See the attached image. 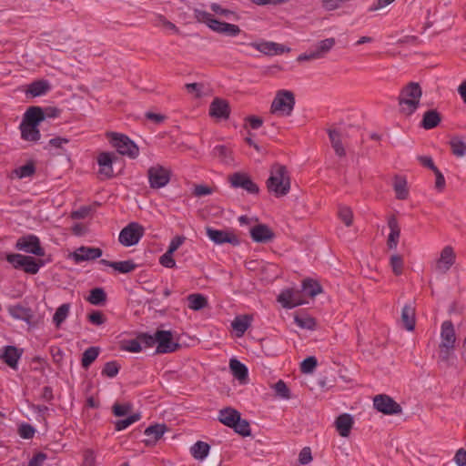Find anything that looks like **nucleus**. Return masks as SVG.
<instances>
[{"label":"nucleus","mask_w":466,"mask_h":466,"mask_svg":"<svg viewBox=\"0 0 466 466\" xmlns=\"http://www.w3.org/2000/svg\"><path fill=\"white\" fill-rule=\"evenodd\" d=\"M213 152L214 156L218 157L223 163L230 164L233 162L232 152L225 146H217Z\"/></svg>","instance_id":"09e8293b"},{"label":"nucleus","mask_w":466,"mask_h":466,"mask_svg":"<svg viewBox=\"0 0 466 466\" xmlns=\"http://www.w3.org/2000/svg\"><path fill=\"white\" fill-rule=\"evenodd\" d=\"M119 370V366L116 362L111 361L105 364V367L102 370V374L106 377L113 378L116 376Z\"/></svg>","instance_id":"e2e57ef3"},{"label":"nucleus","mask_w":466,"mask_h":466,"mask_svg":"<svg viewBox=\"0 0 466 466\" xmlns=\"http://www.w3.org/2000/svg\"><path fill=\"white\" fill-rule=\"evenodd\" d=\"M102 256V250L99 248H91L82 246L74 252L69 253L68 258L76 263L93 260Z\"/></svg>","instance_id":"aec40b11"},{"label":"nucleus","mask_w":466,"mask_h":466,"mask_svg":"<svg viewBox=\"0 0 466 466\" xmlns=\"http://www.w3.org/2000/svg\"><path fill=\"white\" fill-rule=\"evenodd\" d=\"M249 46L259 53L268 56H280L291 51L289 47L273 41L261 40L253 42Z\"/></svg>","instance_id":"4468645a"},{"label":"nucleus","mask_w":466,"mask_h":466,"mask_svg":"<svg viewBox=\"0 0 466 466\" xmlns=\"http://www.w3.org/2000/svg\"><path fill=\"white\" fill-rule=\"evenodd\" d=\"M21 357V352L13 346L5 348L4 352L0 358L12 369L16 370L18 360Z\"/></svg>","instance_id":"bb28decb"},{"label":"nucleus","mask_w":466,"mask_h":466,"mask_svg":"<svg viewBox=\"0 0 466 466\" xmlns=\"http://www.w3.org/2000/svg\"><path fill=\"white\" fill-rule=\"evenodd\" d=\"M159 263L161 266L167 268H174L177 266L176 260L173 258V254L165 252L159 258Z\"/></svg>","instance_id":"680f3d73"},{"label":"nucleus","mask_w":466,"mask_h":466,"mask_svg":"<svg viewBox=\"0 0 466 466\" xmlns=\"http://www.w3.org/2000/svg\"><path fill=\"white\" fill-rule=\"evenodd\" d=\"M454 461L458 466H466V451L460 449L456 451Z\"/></svg>","instance_id":"774afa93"},{"label":"nucleus","mask_w":466,"mask_h":466,"mask_svg":"<svg viewBox=\"0 0 466 466\" xmlns=\"http://www.w3.org/2000/svg\"><path fill=\"white\" fill-rule=\"evenodd\" d=\"M141 419V414L139 412L134 413L124 420H119L115 422V428L116 431H122L126 428L129 427L131 424L138 421Z\"/></svg>","instance_id":"6e6d98bb"},{"label":"nucleus","mask_w":466,"mask_h":466,"mask_svg":"<svg viewBox=\"0 0 466 466\" xmlns=\"http://www.w3.org/2000/svg\"><path fill=\"white\" fill-rule=\"evenodd\" d=\"M387 224L390 228V234L387 239V247L391 250L396 249L400 237V227L396 216H389L387 218Z\"/></svg>","instance_id":"4be33fe9"},{"label":"nucleus","mask_w":466,"mask_h":466,"mask_svg":"<svg viewBox=\"0 0 466 466\" xmlns=\"http://www.w3.org/2000/svg\"><path fill=\"white\" fill-rule=\"evenodd\" d=\"M266 188L269 195L280 198L291 190V176L289 168L280 163L273 164L268 170Z\"/></svg>","instance_id":"f03ea898"},{"label":"nucleus","mask_w":466,"mask_h":466,"mask_svg":"<svg viewBox=\"0 0 466 466\" xmlns=\"http://www.w3.org/2000/svg\"><path fill=\"white\" fill-rule=\"evenodd\" d=\"M294 320L296 324L301 329H306L309 330H314L317 328V320L309 315L299 316L296 315L294 317Z\"/></svg>","instance_id":"c03bdc74"},{"label":"nucleus","mask_w":466,"mask_h":466,"mask_svg":"<svg viewBox=\"0 0 466 466\" xmlns=\"http://www.w3.org/2000/svg\"><path fill=\"white\" fill-rule=\"evenodd\" d=\"M133 406L131 403H115L112 411L115 416L122 417L131 412Z\"/></svg>","instance_id":"13d9d810"},{"label":"nucleus","mask_w":466,"mask_h":466,"mask_svg":"<svg viewBox=\"0 0 466 466\" xmlns=\"http://www.w3.org/2000/svg\"><path fill=\"white\" fill-rule=\"evenodd\" d=\"M30 110H33V114L42 115V122L46 118H56L59 116L61 111L57 107L55 106H47L46 108H42L40 106H29Z\"/></svg>","instance_id":"e433bc0d"},{"label":"nucleus","mask_w":466,"mask_h":466,"mask_svg":"<svg viewBox=\"0 0 466 466\" xmlns=\"http://www.w3.org/2000/svg\"><path fill=\"white\" fill-rule=\"evenodd\" d=\"M167 428L164 424H156L153 426H149L145 430L146 440L144 441L147 446H154L157 441H159L164 433L166 432Z\"/></svg>","instance_id":"393cba45"},{"label":"nucleus","mask_w":466,"mask_h":466,"mask_svg":"<svg viewBox=\"0 0 466 466\" xmlns=\"http://www.w3.org/2000/svg\"><path fill=\"white\" fill-rule=\"evenodd\" d=\"M209 445L204 441L196 442L191 448V454L196 460H204L209 452Z\"/></svg>","instance_id":"79ce46f5"},{"label":"nucleus","mask_w":466,"mask_h":466,"mask_svg":"<svg viewBox=\"0 0 466 466\" xmlns=\"http://www.w3.org/2000/svg\"><path fill=\"white\" fill-rule=\"evenodd\" d=\"M457 344L455 327L451 320H445L441 325L440 342L438 345L439 359L444 363H449L453 356Z\"/></svg>","instance_id":"20e7f679"},{"label":"nucleus","mask_w":466,"mask_h":466,"mask_svg":"<svg viewBox=\"0 0 466 466\" xmlns=\"http://www.w3.org/2000/svg\"><path fill=\"white\" fill-rule=\"evenodd\" d=\"M101 263L111 267L120 273H129L137 268V265L132 260L111 262L106 259H102Z\"/></svg>","instance_id":"72a5a7b5"},{"label":"nucleus","mask_w":466,"mask_h":466,"mask_svg":"<svg viewBox=\"0 0 466 466\" xmlns=\"http://www.w3.org/2000/svg\"><path fill=\"white\" fill-rule=\"evenodd\" d=\"M208 115L216 120H228L230 116L229 103L226 99L215 97L209 105Z\"/></svg>","instance_id":"f3484780"},{"label":"nucleus","mask_w":466,"mask_h":466,"mask_svg":"<svg viewBox=\"0 0 466 466\" xmlns=\"http://www.w3.org/2000/svg\"><path fill=\"white\" fill-rule=\"evenodd\" d=\"M271 388L274 390V396L276 398L282 400H289L291 398L290 390L282 380L272 384Z\"/></svg>","instance_id":"a19ab883"},{"label":"nucleus","mask_w":466,"mask_h":466,"mask_svg":"<svg viewBox=\"0 0 466 466\" xmlns=\"http://www.w3.org/2000/svg\"><path fill=\"white\" fill-rule=\"evenodd\" d=\"M185 87L189 93H193L196 98H201L204 96V86L201 83L186 84Z\"/></svg>","instance_id":"bf43d9fd"},{"label":"nucleus","mask_w":466,"mask_h":466,"mask_svg":"<svg viewBox=\"0 0 466 466\" xmlns=\"http://www.w3.org/2000/svg\"><path fill=\"white\" fill-rule=\"evenodd\" d=\"M120 349L122 350L137 353L142 350V346L140 345V341L137 338V339L122 340L120 342Z\"/></svg>","instance_id":"5fc2aeb1"},{"label":"nucleus","mask_w":466,"mask_h":466,"mask_svg":"<svg viewBox=\"0 0 466 466\" xmlns=\"http://www.w3.org/2000/svg\"><path fill=\"white\" fill-rule=\"evenodd\" d=\"M228 182L233 187H241L250 194H258V186L254 183L249 175L244 172H236L228 176Z\"/></svg>","instance_id":"dca6fc26"},{"label":"nucleus","mask_w":466,"mask_h":466,"mask_svg":"<svg viewBox=\"0 0 466 466\" xmlns=\"http://www.w3.org/2000/svg\"><path fill=\"white\" fill-rule=\"evenodd\" d=\"M295 106V93L289 89H279L270 102L269 114L277 117H289L293 114Z\"/></svg>","instance_id":"39448f33"},{"label":"nucleus","mask_w":466,"mask_h":466,"mask_svg":"<svg viewBox=\"0 0 466 466\" xmlns=\"http://www.w3.org/2000/svg\"><path fill=\"white\" fill-rule=\"evenodd\" d=\"M206 233L208 238L216 245L228 243L232 246H238L240 243L238 237L230 229H215L207 227Z\"/></svg>","instance_id":"ddd939ff"},{"label":"nucleus","mask_w":466,"mask_h":466,"mask_svg":"<svg viewBox=\"0 0 466 466\" xmlns=\"http://www.w3.org/2000/svg\"><path fill=\"white\" fill-rule=\"evenodd\" d=\"M329 137L336 155L339 157H345L346 150L342 143L341 134L338 130H329Z\"/></svg>","instance_id":"2f4dec72"},{"label":"nucleus","mask_w":466,"mask_h":466,"mask_svg":"<svg viewBox=\"0 0 466 466\" xmlns=\"http://www.w3.org/2000/svg\"><path fill=\"white\" fill-rule=\"evenodd\" d=\"M186 238L184 236L174 237L168 246L167 252L174 254V252L184 243Z\"/></svg>","instance_id":"338daca9"},{"label":"nucleus","mask_w":466,"mask_h":466,"mask_svg":"<svg viewBox=\"0 0 466 466\" xmlns=\"http://www.w3.org/2000/svg\"><path fill=\"white\" fill-rule=\"evenodd\" d=\"M336 45L334 37H328L317 42L314 52L319 59L323 58Z\"/></svg>","instance_id":"c756f323"},{"label":"nucleus","mask_w":466,"mask_h":466,"mask_svg":"<svg viewBox=\"0 0 466 466\" xmlns=\"http://www.w3.org/2000/svg\"><path fill=\"white\" fill-rule=\"evenodd\" d=\"M240 413L233 408H226L219 411L218 420L228 427H232L238 420Z\"/></svg>","instance_id":"c85d7f7f"},{"label":"nucleus","mask_w":466,"mask_h":466,"mask_svg":"<svg viewBox=\"0 0 466 466\" xmlns=\"http://www.w3.org/2000/svg\"><path fill=\"white\" fill-rule=\"evenodd\" d=\"M422 89L419 83L410 82L405 85L399 95V111L404 116H410L420 107Z\"/></svg>","instance_id":"7ed1b4c3"},{"label":"nucleus","mask_w":466,"mask_h":466,"mask_svg":"<svg viewBox=\"0 0 466 466\" xmlns=\"http://www.w3.org/2000/svg\"><path fill=\"white\" fill-rule=\"evenodd\" d=\"M41 122L42 115L33 114V110H30L28 107L24 113L19 126L21 138L27 142H38L41 138V133L38 128Z\"/></svg>","instance_id":"423d86ee"},{"label":"nucleus","mask_w":466,"mask_h":466,"mask_svg":"<svg viewBox=\"0 0 466 466\" xmlns=\"http://www.w3.org/2000/svg\"><path fill=\"white\" fill-rule=\"evenodd\" d=\"M156 25L167 31H170L176 35L180 34L179 28L163 15H157L156 16Z\"/></svg>","instance_id":"a18cd8bd"},{"label":"nucleus","mask_w":466,"mask_h":466,"mask_svg":"<svg viewBox=\"0 0 466 466\" xmlns=\"http://www.w3.org/2000/svg\"><path fill=\"white\" fill-rule=\"evenodd\" d=\"M374 409L388 416L402 413L401 406L387 394H378L373 398Z\"/></svg>","instance_id":"9d476101"},{"label":"nucleus","mask_w":466,"mask_h":466,"mask_svg":"<svg viewBox=\"0 0 466 466\" xmlns=\"http://www.w3.org/2000/svg\"><path fill=\"white\" fill-rule=\"evenodd\" d=\"M392 187L395 193V198L398 200L408 199L410 196V190L406 177L401 175H395L392 177Z\"/></svg>","instance_id":"5701e85b"},{"label":"nucleus","mask_w":466,"mask_h":466,"mask_svg":"<svg viewBox=\"0 0 466 466\" xmlns=\"http://www.w3.org/2000/svg\"><path fill=\"white\" fill-rule=\"evenodd\" d=\"M302 289L303 290L308 292V294L311 298H314L317 295L321 294L323 292L320 284L317 280H314L312 279H304L302 281Z\"/></svg>","instance_id":"58836bf2"},{"label":"nucleus","mask_w":466,"mask_h":466,"mask_svg":"<svg viewBox=\"0 0 466 466\" xmlns=\"http://www.w3.org/2000/svg\"><path fill=\"white\" fill-rule=\"evenodd\" d=\"M210 10L213 14L196 8L193 11L194 18L197 22L204 24L211 31L217 34L227 36H237L240 34L241 30L238 25L219 20V18H225L237 22L240 19V16L237 12L224 8L218 3H212L210 5Z\"/></svg>","instance_id":"f257e3e1"},{"label":"nucleus","mask_w":466,"mask_h":466,"mask_svg":"<svg viewBox=\"0 0 466 466\" xmlns=\"http://www.w3.org/2000/svg\"><path fill=\"white\" fill-rule=\"evenodd\" d=\"M144 228L137 223L131 222L119 233V242L125 247H131L138 243L144 235Z\"/></svg>","instance_id":"f8f14e48"},{"label":"nucleus","mask_w":466,"mask_h":466,"mask_svg":"<svg viewBox=\"0 0 466 466\" xmlns=\"http://www.w3.org/2000/svg\"><path fill=\"white\" fill-rule=\"evenodd\" d=\"M189 309L200 310L208 306V299L201 294H190L187 298Z\"/></svg>","instance_id":"ea45409f"},{"label":"nucleus","mask_w":466,"mask_h":466,"mask_svg":"<svg viewBox=\"0 0 466 466\" xmlns=\"http://www.w3.org/2000/svg\"><path fill=\"white\" fill-rule=\"evenodd\" d=\"M234 431L241 436L248 437L251 434L249 423L247 420L239 417L238 420L231 427Z\"/></svg>","instance_id":"864d4df0"},{"label":"nucleus","mask_w":466,"mask_h":466,"mask_svg":"<svg viewBox=\"0 0 466 466\" xmlns=\"http://www.w3.org/2000/svg\"><path fill=\"white\" fill-rule=\"evenodd\" d=\"M149 187L152 189L165 187L171 179L172 172L170 168L160 164L151 166L147 172Z\"/></svg>","instance_id":"6e6552de"},{"label":"nucleus","mask_w":466,"mask_h":466,"mask_svg":"<svg viewBox=\"0 0 466 466\" xmlns=\"http://www.w3.org/2000/svg\"><path fill=\"white\" fill-rule=\"evenodd\" d=\"M251 238L258 243H268L273 240L275 233L265 224H256L249 229Z\"/></svg>","instance_id":"412c9836"},{"label":"nucleus","mask_w":466,"mask_h":466,"mask_svg":"<svg viewBox=\"0 0 466 466\" xmlns=\"http://www.w3.org/2000/svg\"><path fill=\"white\" fill-rule=\"evenodd\" d=\"M317 365L318 361L315 357H308L300 363V370L304 374H310L314 371Z\"/></svg>","instance_id":"4d7b16f0"},{"label":"nucleus","mask_w":466,"mask_h":466,"mask_svg":"<svg viewBox=\"0 0 466 466\" xmlns=\"http://www.w3.org/2000/svg\"><path fill=\"white\" fill-rule=\"evenodd\" d=\"M99 354V349L96 347H90L83 353L82 366L87 369L89 365L96 360Z\"/></svg>","instance_id":"3c124183"},{"label":"nucleus","mask_w":466,"mask_h":466,"mask_svg":"<svg viewBox=\"0 0 466 466\" xmlns=\"http://www.w3.org/2000/svg\"><path fill=\"white\" fill-rule=\"evenodd\" d=\"M106 137L111 147L116 148L118 154L133 159L138 157V147L126 135L116 132H107Z\"/></svg>","instance_id":"0eeeda50"},{"label":"nucleus","mask_w":466,"mask_h":466,"mask_svg":"<svg viewBox=\"0 0 466 466\" xmlns=\"http://www.w3.org/2000/svg\"><path fill=\"white\" fill-rule=\"evenodd\" d=\"M6 260L12 264L15 268H23L25 256L21 254H8L6 255Z\"/></svg>","instance_id":"0e129e2a"},{"label":"nucleus","mask_w":466,"mask_h":466,"mask_svg":"<svg viewBox=\"0 0 466 466\" xmlns=\"http://www.w3.org/2000/svg\"><path fill=\"white\" fill-rule=\"evenodd\" d=\"M8 312L10 315L17 319H22L28 324H32L34 320V313L31 309L24 307L20 304H16L14 306H10L8 308Z\"/></svg>","instance_id":"a878e982"},{"label":"nucleus","mask_w":466,"mask_h":466,"mask_svg":"<svg viewBox=\"0 0 466 466\" xmlns=\"http://www.w3.org/2000/svg\"><path fill=\"white\" fill-rule=\"evenodd\" d=\"M117 159L114 152L102 151L97 154V175L100 179H110L114 177L113 164Z\"/></svg>","instance_id":"9b49d317"},{"label":"nucleus","mask_w":466,"mask_h":466,"mask_svg":"<svg viewBox=\"0 0 466 466\" xmlns=\"http://www.w3.org/2000/svg\"><path fill=\"white\" fill-rule=\"evenodd\" d=\"M353 424V417L348 413L340 414L339 417H337L334 422L337 431L343 438L349 437Z\"/></svg>","instance_id":"b1692460"},{"label":"nucleus","mask_w":466,"mask_h":466,"mask_svg":"<svg viewBox=\"0 0 466 466\" xmlns=\"http://www.w3.org/2000/svg\"><path fill=\"white\" fill-rule=\"evenodd\" d=\"M457 255L451 246H445L434 261V270L439 274H446L456 263Z\"/></svg>","instance_id":"1a4fd4ad"},{"label":"nucleus","mask_w":466,"mask_h":466,"mask_svg":"<svg viewBox=\"0 0 466 466\" xmlns=\"http://www.w3.org/2000/svg\"><path fill=\"white\" fill-rule=\"evenodd\" d=\"M451 152L457 157H462L466 153V143L462 137L455 136L452 137L449 142Z\"/></svg>","instance_id":"4c0bfd02"},{"label":"nucleus","mask_w":466,"mask_h":466,"mask_svg":"<svg viewBox=\"0 0 466 466\" xmlns=\"http://www.w3.org/2000/svg\"><path fill=\"white\" fill-rule=\"evenodd\" d=\"M106 299V295L104 289L100 288L93 289L90 291V295L87 300L93 305H100L103 304Z\"/></svg>","instance_id":"603ef678"},{"label":"nucleus","mask_w":466,"mask_h":466,"mask_svg":"<svg viewBox=\"0 0 466 466\" xmlns=\"http://www.w3.org/2000/svg\"><path fill=\"white\" fill-rule=\"evenodd\" d=\"M338 217L346 227H351L353 224V211L350 207L340 206L338 210Z\"/></svg>","instance_id":"49530a36"},{"label":"nucleus","mask_w":466,"mask_h":466,"mask_svg":"<svg viewBox=\"0 0 466 466\" xmlns=\"http://www.w3.org/2000/svg\"><path fill=\"white\" fill-rule=\"evenodd\" d=\"M278 301L286 309H292L305 303L300 291L293 289L282 290L278 296Z\"/></svg>","instance_id":"a211bd4d"},{"label":"nucleus","mask_w":466,"mask_h":466,"mask_svg":"<svg viewBox=\"0 0 466 466\" xmlns=\"http://www.w3.org/2000/svg\"><path fill=\"white\" fill-rule=\"evenodd\" d=\"M313 460L309 447H304L299 453V461L302 465L310 463Z\"/></svg>","instance_id":"69168bd1"},{"label":"nucleus","mask_w":466,"mask_h":466,"mask_svg":"<svg viewBox=\"0 0 466 466\" xmlns=\"http://www.w3.org/2000/svg\"><path fill=\"white\" fill-rule=\"evenodd\" d=\"M35 172V167L33 162H29L22 167L15 168L13 174L18 178L32 177Z\"/></svg>","instance_id":"8fccbe9b"},{"label":"nucleus","mask_w":466,"mask_h":466,"mask_svg":"<svg viewBox=\"0 0 466 466\" xmlns=\"http://www.w3.org/2000/svg\"><path fill=\"white\" fill-rule=\"evenodd\" d=\"M69 310V304H63L56 309V313L53 316V321L57 328H59L64 320L67 318Z\"/></svg>","instance_id":"de8ad7c7"},{"label":"nucleus","mask_w":466,"mask_h":466,"mask_svg":"<svg viewBox=\"0 0 466 466\" xmlns=\"http://www.w3.org/2000/svg\"><path fill=\"white\" fill-rule=\"evenodd\" d=\"M23 268L26 273L35 274L39 269V265L32 257L25 256V260L24 261Z\"/></svg>","instance_id":"052dcab7"},{"label":"nucleus","mask_w":466,"mask_h":466,"mask_svg":"<svg viewBox=\"0 0 466 466\" xmlns=\"http://www.w3.org/2000/svg\"><path fill=\"white\" fill-rule=\"evenodd\" d=\"M49 89L50 85L47 81L37 80L28 86L26 93L35 97L46 94Z\"/></svg>","instance_id":"c9c22d12"},{"label":"nucleus","mask_w":466,"mask_h":466,"mask_svg":"<svg viewBox=\"0 0 466 466\" xmlns=\"http://www.w3.org/2000/svg\"><path fill=\"white\" fill-rule=\"evenodd\" d=\"M252 318L248 315L237 317L231 323L233 329L238 337H241L250 326Z\"/></svg>","instance_id":"f704fd0d"},{"label":"nucleus","mask_w":466,"mask_h":466,"mask_svg":"<svg viewBox=\"0 0 466 466\" xmlns=\"http://www.w3.org/2000/svg\"><path fill=\"white\" fill-rule=\"evenodd\" d=\"M401 322L408 331H413L416 324L415 309L410 305H405L401 310Z\"/></svg>","instance_id":"cd10ccee"},{"label":"nucleus","mask_w":466,"mask_h":466,"mask_svg":"<svg viewBox=\"0 0 466 466\" xmlns=\"http://www.w3.org/2000/svg\"><path fill=\"white\" fill-rule=\"evenodd\" d=\"M390 266L395 276L402 275L404 271V258L401 255L394 253L390 257Z\"/></svg>","instance_id":"37998d69"},{"label":"nucleus","mask_w":466,"mask_h":466,"mask_svg":"<svg viewBox=\"0 0 466 466\" xmlns=\"http://www.w3.org/2000/svg\"><path fill=\"white\" fill-rule=\"evenodd\" d=\"M15 248L26 253H32L36 256H44V250L40 246L38 238L35 236H26L20 238Z\"/></svg>","instance_id":"6ab92c4d"},{"label":"nucleus","mask_w":466,"mask_h":466,"mask_svg":"<svg viewBox=\"0 0 466 466\" xmlns=\"http://www.w3.org/2000/svg\"><path fill=\"white\" fill-rule=\"evenodd\" d=\"M229 368L236 379L241 383H245L248 379V369L247 367L236 359H232L229 361Z\"/></svg>","instance_id":"473e14b6"},{"label":"nucleus","mask_w":466,"mask_h":466,"mask_svg":"<svg viewBox=\"0 0 466 466\" xmlns=\"http://www.w3.org/2000/svg\"><path fill=\"white\" fill-rule=\"evenodd\" d=\"M441 116L437 110H428L423 115L421 127L425 129H431L436 127L441 123Z\"/></svg>","instance_id":"7c9ffc66"},{"label":"nucleus","mask_w":466,"mask_h":466,"mask_svg":"<svg viewBox=\"0 0 466 466\" xmlns=\"http://www.w3.org/2000/svg\"><path fill=\"white\" fill-rule=\"evenodd\" d=\"M157 343L156 352L158 354L171 353L180 349V344L174 341L173 334L169 330H157Z\"/></svg>","instance_id":"2eb2a0df"}]
</instances>
